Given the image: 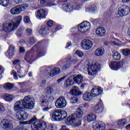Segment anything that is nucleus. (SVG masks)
<instances>
[{"label":"nucleus","instance_id":"obj_1","mask_svg":"<svg viewBox=\"0 0 130 130\" xmlns=\"http://www.w3.org/2000/svg\"><path fill=\"white\" fill-rule=\"evenodd\" d=\"M34 108V101L33 98L30 96L25 98L15 103L14 106V111L16 112L15 118L17 120H27L28 113L23 111V109H33Z\"/></svg>","mask_w":130,"mask_h":130},{"label":"nucleus","instance_id":"obj_2","mask_svg":"<svg viewBox=\"0 0 130 130\" xmlns=\"http://www.w3.org/2000/svg\"><path fill=\"white\" fill-rule=\"evenodd\" d=\"M84 115L83 109L79 108L75 114H73L65 119V123L67 125L80 126L82 124V117Z\"/></svg>","mask_w":130,"mask_h":130},{"label":"nucleus","instance_id":"obj_3","mask_svg":"<svg viewBox=\"0 0 130 130\" xmlns=\"http://www.w3.org/2000/svg\"><path fill=\"white\" fill-rule=\"evenodd\" d=\"M23 17L22 16H18L14 18L12 21H7L4 23L2 26V30L4 32H11L15 28H17L21 23Z\"/></svg>","mask_w":130,"mask_h":130},{"label":"nucleus","instance_id":"obj_4","mask_svg":"<svg viewBox=\"0 0 130 130\" xmlns=\"http://www.w3.org/2000/svg\"><path fill=\"white\" fill-rule=\"evenodd\" d=\"M22 124H30L31 128L34 130H45L47 125L45 122H40L37 120V118L34 116L28 121H23Z\"/></svg>","mask_w":130,"mask_h":130},{"label":"nucleus","instance_id":"obj_5","mask_svg":"<svg viewBox=\"0 0 130 130\" xmlns=\"http://www.w3.org/2000/svg\"><path fill=\"white\" fill-rule=\"evenodd\" d=\"M103 93V88L96 86L91 89V92H86L83 96V99L84 101H92L93 97L99 96Z\"/></svg>","mask_w":130,"mask_h":130},{"label":"nucleus","instance_id":"obj_6","mask_svg":"<svg viewBox=\"0 0 130 130\" xmlns=\"http://www.w3.org/2000/svg\"><path fill=\"white\" fill-rule=\"evenodd\" d=\"M50 116L53 121L63 120L68 117V113L64 110H53L51 112Z\"/></svg>","mask_w":130,"mask_h":130},{"label":"nucleus","instance_id":"obj_7","mask_svg":"<svg viewBox=\"0 0 130 130\" xmlns=\"http://www.w3.org/2000/svg\"><path fill=\"white\" fill-rule=\"evenodd\" d=\"M86 66L89 76H94L100 69V64L96 61L88 60Z\"/></svg>","mask_w":130,"mask_h":130},{"label":"nucleus","instance_id":"obj_8","mask_svg":"<svg viewBox=\"0 0 130 130\" xmlns=\"http://www.w3.org/2000/svg\"><path fill=\"white\" fill-rule=\"evenodd\" d=\"M41 70L45 76H50V77H54L60 73V69L55 67H42Z\"/></svg>","mask_w":130,"mask_h":130},{"label":"nucleus","instance_id":"obj_9","mask_svg":"<svg viewBox=\"0 0 130 130\" xmlns=\"http://www.w3.org/2000/svg\"><path fill=\"white\" fill-rule=\"evenodd\" d=\"M27 8H28L27 4L20 5L12 8L10 10V13L12 15H19V14H21V12L25 11Z\"/></svg>","mask_w":130,"mask_h":130},{"label":"nucleus","instance_id":"obj_10","mask_svg":"<svg viewBox=\"0 0 130 130\" xmlns=\"http://www.w3.org/2000/svg\"><path fill=\"white\" fill-rule=\"evenodd\" d=\"M55 105L56 108H64L68 105V102L66 98L63 96H60L58 98L56 101L55 102Z\"/></svg>","mask_w":130,"mask_h":130},{"label":"nucleus","instance_id":"obj_11","mask_svg":"<svg viewBox=\"0 0 130 130\" xmlns=\"http://www.w3.org/2000/svg\"><path fill=\"white\" fill-rule=\"evenodd\" d=\"M90 29H91V23L88 21H84L78 25V29L81 33L88 32Z\"/></svg>","mask_w":130,"mask_h":130},{"label":"nucleus","instance_id":"obj_12","mask_svg":"<svg viewBox=\"0 0 130 130\" xmlns=\"http://www.w3.org/2000/svg\"><path fill=\"white\" fill-rule=\"evenodd\" d=\"M80 46L84 50H90L93 47V42L88 39H84L82 41Z\"/></svg>","mask_w":130,"mask_h":130},{"label":"nucleus","instance_id":"obj_13","mask_svg":"<svg viewBox=\"0 0 130 130\" xmlns=\"http://www.w3.org/2000/svg\"><path fill=\"white\" fill-rule=\"evenodd\" d=\"M2 127L4 130H13L14 129V125L12 121L8 119H3L1 121Z\"/></svg>","mask_w":130,"mask_h":130},{"label":"nucleus","instance_id":"obj_14","mask_svg":"<svg viewBox=\"0 0 130 130\" xmlns=\"http://www.w3.org/2000/svg\"><path fill=\"white\" fill-rule=\"evenodd\" d=\"M92 127L94 130H105L106 125L102 121L94 122L93 123Z\"/></svg>","mask_w":130,"mask_h":130},{"label":"nucleus","instance_id":"obj_15","mask_svg":"<svg viewBox=\"0 0 130 130\" xmlns=\"http://www.w3.org/2000/svg\"><path fill=\"white\" fill-rule=\"evenodd\" d=\"M47 12L44 9H40L36 13V17L37 19H46Z\"/></svg>","mask_w":130,"mask_h":130},{"label":"nucleus","instance_id":"obj_16","mask_svg":"<svg viewBox=\"0 0 130 130\" xmlns=\"http://www.w3.org/2000/svg\"><path fill=\"white\" fill-rule=\"evenodd\" d=\"M104 109V106H103V102L102 101H100L94 108V112L98 114L102 113Z\"/></svg>","mask_w":130,"mask_h":130},{"label":"nucleus","instance_id":"obj_17","mask_svg":"<svg viewBox=\"0 0 130 130\" xmlns=\"http://www.w3.org/2000/svg\"><path fill=\"white\" fill-rule=\"evenodd\" d=\"M5 54L9 58H13V56L15 55V47L14 46H10Z\"/></svg>","mask_w":130,"mask_h":130},{"label":"nucleus","instance_id":"obj_18","mask_svg":"<svg viewBox=\"0 0 130 130\" xmlns=\"http://www.w3.org/2000/svg\"><path fill=\"white\" fill-rule=\"evenodd\" d=\"M95 33L98 36L104 37L106 36V29L103 27H100L95 30Z\"/></svg>","mask_w":130,"mask_h":130},{"label":"nucleus","instance_id":"obj_19","mask_svg":"<svg viewBox=\"0 0 130 130\" xmlns=\"http://www.w3.org/2000/svg\"><path fill=\"white\" fill-rule=\"evenodd\" d=\"M70 93L71 94V95L79 96V95H81V94H82V92L78 86H74L72 87V89L70 90Z\"/></svg>","mask_w":130,"mask_h":130},{"label":"nucleus","instance_id":"obj_20","mask_svg":"<svg viewBox=\"0 0 130 130\" xmlns=\"http://www.w3.org/2000/svg\"><path fill=\"white\" fill-rule=\"evenodd\" d=\"M109 67L111 70H113L114 71H117L119 70V68L121 67V63L119 62H111L109 63Z\"/></svg>","mask_w":130,"mask_h":130},{"label":"nucleus","instance_id":"obj_21","mask_svg":"<svg viewBox=\"0 0 130 130\" xmlns=\"http://www.w3.org/2000/svg\"><path fill=\"white\" fill-rule=\"evenodd\" d=\"M78 62V59H71L67 62V63L63 66L62 68V70H67V69L70 68L71 66H73V64H76Z\"/></svg>","mask_w":130,"mask_h":130},{"label":"nucleus","instance_id":"obj_22","mask_svg":"<svg viewBox=\"0 0 130 130\" xmlns=\"http://www.w3.org/2000/svg\"><path fill=\"white\" fill-rule=\"evenodd\" d=\"M74 85V80L73 76H70L64 83L63 87L65 88H70Z\"/></svg>","mask_w":130,"mask_h":130},{"label":"nucleus","instance_id":"obj_23","mask_svg":"<svg viewBox=\"0 0 130 130\" xmlns=\"http://www.w3.org/2000/svg\"><path fill=\"white\" fill-rule=\"evenodd\" d=\"M74 81L75 84L77 85H80L84 82V77L81 75H78L77 76L73 77Z\"/></svg>","mask_w":130,"mask_h":130},{"label":"nucleus","instance_id":"obj_24","mask_svg":"<svg viewBox=\"0 0 130 130\" xmlns=\"http://www.w3.org/2000/svg\"><path fill=\"white\" fill-rule=\"evenodd\" d=\"M105 53V51L103 48H98L94 51L95 56H102Z\"/></svg>","mask_w":130,"mask_h":130},{"label":"nucleus","instance_id":"obj_25","mask_svg":"<svg viewBox=\"0 0 130 130\" xmlns=\"http://www.w3.org/2000/svg\"><path fill=\"white\" fill-rule=\"evenodd\" d=\"M63 10L66 12H71L74 10V6L72 4H64L62 6Z\"/></svg>","mask_w":130,"mask_h":130},{"label":"nucleus","instance_id":"obj_26","mask_svg":"<svg viewBox=\"0 0 130 130\" xmlns=\"http://www.w3.org/2000/svg\"><path fill=\"white\" fill-rule=\"evenodd\" d=\"M17 74L18 75H17V72H16L15 70H13L11 73V75H13L15 80H18V77H20V75L22 74V69H19L18 70H17Z\"/></svg>","mask_w":130,"mask_h":130},{"label":"nucleus","instance_id":"obj_27","mask_svg":"<svg viewBox=\"0 0 130 130\" xmlns=\"http://www.w3.org/2000/svg\"><path fill=\"white\" fill-rule=\"evenodd\" d=\"M48 29H46V25H42L41 28L40 29L39 32L40 34H41L43 36H45L47 35V31Z\"/></svg>","mask_w":130,"mask_h":130},{"label":"nucleus","instance_id":"obj_28","mask_svg":"<svg viewBox=\"0 0 130 130\" xmlns=\"http://www.w3.org/2000/svg\"><path fill=\"white\" fill-rule=\"evenodd\" d=\"M124 16H126L124 9L119 8L118 10V14H117V18H122V17H124Z\"/></svg>","mask_w":130,"mask_h":130},{"label":"nucleus","instance_id":"obj_29","mask_svg":"<svg viewBox=\"0 0 130 130\" xmlns=\"http://www.w3.org/2000/svg\"><path fill=\"white\" fill-rule=\"evenodd\" d=\"M86 118L88 122H91L96 120V116L94 114H90L87 116Z\"/></svg>","mask_w":130,"mask_h":130},{"label":"nucleus","instance_id":"obj_30","mask_svg":"<svg viewBox=\"0 0 130 130\" xmlns=\"http://www.w3.org/2000/svg\"><path fill=\"white\" fill-rule=\"evenodd\" d=\"M3 88L6 90H11L13 89V84L11 83H7L4 84Z\"/></svg>","mask_w":130,"mask_h":130},{"label":"nucleus","instance_id":"obj_31","mask_svg":"<svg viewBox=\"0 0 130 130\" xmlns=\"http://www.w3.org/2000/svg\"><path fill=\"white\" fill-rule=\"evenodd\" d=\"M126 120L125 119H123L121 120H119L117 122V123L118 125L119 126H123L125 124H126Z\"/></svg>","mask_w":130,"mask_h":130},{"label":"nucleus","instance_id":"obj_32","mask_svg":"<svg viewBox=\"0 0 130 130\" xmlns=\"http://www.w3.org/2000/svg\"><path fill=\"white\" fill-rule=\"evenodd\" d=\"M4 98L6 101H12L13 100V95L9 94H4Z\"/></svg>","mask_w":130,"mask_h":130},{"label":"nucleus","instance_id":"obj_33","mask_svg":"<svg viewBox=\"0 0 130 130\" xmlns=\"http://www.w3.org/2000/svg\"><path fill=\"white\" fill-rule=\"evenodd\" d=\"M113 58L115 60H119L120 59V54L117 52L114 53L113 54Z\"/></svg>","mask_w":130,"mask_h":130},{"label":"nucleus","instance_id":"obj_34","mask_svg":"<svg viewBox=\"0 0 130 130\" xmlns=\"http://www.w3.org/2000/svg\"><path fill=\"white\" fill-rule=\"evenodd\" d=\"M10 3V0H0V5L3 7H7Z\"/></svg>","mask_w":130,"mask_h":130},{"label":"nucleus","instance_id":"obj_35","mask_svg":"<svg viewBox=\"0 0 130 130\" xmlns=\"http://www.w3.org/2000/svg\"><path fill=\"white\" fill-rule=\"evenodd\" d=\"M48 106H49V103H48V101H47V100H43L42 101V107Z\"/></svg>","mask_w":130,"mask_h":130},{"label":"nucleus","instance_id":"obj_36","mask_svg":"<svg viewBox=\"0 0 130 130\" xmlns=\"http://www.w3.org/2000/svg\"><path fill=\"white\" fill-rule=\"evenodd\" d=\"M75 54H76V55H77L78 56H79V57L80 58L83 57V56H84V53H83V52L80 50H77L75 52Z\"/></svg>","mask_w":130,"mask_h":130},{"label":"nucleus","instance_id":"obj_37","mask_svg":"<svg viewBox=\"0 0 130 130\" xmlns=\"http://www.w3.org/2000/svg\"><path fill=\"white\" fill-rule=\"evenodd\" d=\"M45 92L48 94H51V93L53 92V88L50 87H48L46 88Z\"/></svg>","mask_w":130,"mask_h":130},{"label":"nucleus","instance_id":"obj_38","mask_svg":"<svg viewBox=\"0 0 130 130\" xmlns=\"http://www.w3.org/2000/svg\"><path fill=\"white\" fill-rule=\"evenodd\" d=\"M22 34H23V29H22V28L18 29L16 32L17 36L21 37V36H22Z\"/></svg>","mask_w":130,"mask_h":130},{"label":"nucleus","instance_id":"obj_39","mask_svg":"<svg viewBox=\"0 0 130 130\" xmlns=\"http://www.w3.org/2000/svg\"><path fill=\"white\" fill-rule=\"evenodd\" d=\"M51 109V107L49 106H46L45 107H43L42 110L44 111V112H47V111H48V110H50Z\"/></svg>","mask_w":130,"mask_h":130},{"label":"nucleus","instance_id":"obj_40","mask_svg":"<svg viewBox=\"0 0 130 130\" xmlns=\"http://www.w3.org/2000/svg\"><path fill=\"white\" fill-rule=\"evenodd\" d=\"M122 54H123V55H128V54H130V50L128 49H124L122 51Z\"/></svg>","mask_w":130,"mask_h":130},{"label":"nucleus","instance_id":"obj_41","mask_svg":"<svg viewBox=\"0 0 130 130\" xmlns=\"http://www.w3.org/2000/svg\"><path fill=\"white\" fill-rule=\"evenodd\" d=\"M70 101L72 104H74V103H77L78 102V98L76 96L73 97L71 99Z\"/></svg>","mask_w":130,"mask_h":130},{"label":"nucleus","instance_id":"obj_42","mask_svg":"<svg viewBox=\"0 0 130 130\" xmlns=\"http://www.w3.org/2000/svg\"><path fill=\"white\" fill-rule=\"evenodd\" d=\"M124 11L126 16H127V15H128V14L130 13V8L128 6H126L125 9H124Z\"/></svg>","mask_w":130,"mask_h":130},{"label":"nucleus","instance_id":"obj_43","mask_svg":"<svg viewBox=\"0 0 130 130\" xmlns=\"http://www.w3.org/2000/svg\"><path fill=\"white\" fill-rule=\"evenodd\" d=\"M45 85H46V80H42L41 82V83H40V87H41L42 88H44L45 87Z\"/></svg>","mask_w":130,"mask_h":130},{"label":"nucleus","instance_id":"obj_44","mask_svg":"<svg viewBox=\"0 0 130 130\" xmlns=\"http://www.w3.org/2000/svg\"><path fill=\"white\" fill-rule=\"evenodd\" d=\"M26 34L27 35H31L32 33V29L31 28H27L25 30Z\"/></svg>","mask_w":130,"mask_h":130},{"label":"nucleus","instance_id":"obj_45","mask_svg":"<svg viewBox=\"0 0 130 130\" xmlns=\"http://www.w3.org/2000/svg\"><path fill=\"white\" fill-rule=\"evenodd\" d=\"M35 42H36V39H35V38H30V40H29V43L30 44H34V43H35Z\"/></svg>","mask_w":130,"mask_h":130},{"label":"nucleus","instance_id":"obj_46","mask_svg":"<svg viewBox=\"0 0 130 130\" xmlns=\"http://www.w3.org/2000/svg\"><path fill=\"white\" fill-rule=\"evenodd\" d=\"M73 6V10H80V8H81L80 7V5H79L77 4H75Z\"/></svg>","mask_w":130,"mask_h":130},{"label":"nucleus","instance_id":"obj_47","mask_svg":"<svg viewBox=\"0 0 130 130\" xmlns=\"http://www.w3.org/2000/svg\"><path fill=\"white\" fill-rule=\"evenodd\" d=\"M25 60H26V61L27 62L31 63L32 60L31 59V58L28 56V54H26V57L25 58Z\"/></svg>","mask_w":130,"mask_h":130},{"label":"nucleus","instance_id":"obj_48","mask_svg":"<svg viewBox=\"0 0 130 130\" xmlns=\"http://www.w3.org/2000/svg\"><path fill=\"white\" fill-rule=\"evenodd\" d=\"M24 21L25 23H26V24L29 23L30 22V18L29 16H25L24 18Z\"/></svg>","mask_w":130,"mask_h":130},{"label":"nucleus","instance_id":"obj_49","mask_svg":"<svg viewBox=\"0 0 130 130\" xmlns=\"http://www.w3.org/2000/svg\"><path fill=\"white\" fill-rule=\"evenodd\" d=\"M52 25H53V21H52V20H49L47 22V25L48 27H51V26H52Z\"/></svg>","mask_w":130,"mask_h":130},{"label":"nucleus","instance_id":"obj_50","mask_svg":"<svg viewBox=\"0 0 130 130\" xmlns=\"http://www.w3.org/2000/svg\"><path fill=\"white\" fill-rule=\"evenodd\" d=\"M13 64L14 66H19L20 64V60L16 59L13 61Z\"/></svg>","mask_w":130,"mask_h":130},{"label":"nucleus","instance_id":"obj_51","mask_svg":"<svg viewBox=\"0 0 130 130\" xmlns=\"http://www.w3.org/2000/svg\"><path fill=\"white\" fill-rule=\"evenodd\" d=\"M70 31L72 33L75 34V33H77V31H78V30L76 27H72L71 29H70Z\"/></svg>","mask_w":130,"mask_h":130},{"label":"nucleus","instance_id":"obj_52","mask_svg":"<svg viewBox=\"0 0 130 130\" xmlns=\"http://www.w3.org/2000/svg\"><path fill=\"white\" fill-rule=\"evenodd\" d=\"M6 110V109H5V107L2 104H0V112H4Z\"/></svg>","mask_w":130,"mask_h":130},{"label":"nucleus","instance_id":"obj_53","mask_svg":"<svg viewBox=\"0 0 130 130\" xmlns=\"http://www.w3.org/2000/svg\"><path fill=\"white\" fill-rule=\"evenodd\" d=\"M118 39H115V41H112V44H114L115 45H118Z\"/></svg>","mask_w":130,"mask_h":130},{"label":"nucleus","instance_id":"obj_54","mask_svg":"<svg viewBox=\"0 0 130 130\" xmlns=\"http://www.w3.org/2000/svg\"><path fill=\"white\" fill-rule=\"evenodd\" d=\"M81 89H85V88H87V84L86 83H82L80 86Z\"/></svg>","mask_w":130,"mask_h":130},{"label":"nucleus","instance_id":"obj_55","mask_svg":"<svg viewBox=\"0 0 130 130\" xmlns=\"http://www.w3.org/2000/svg\"><path fill=\"white\" fill-rule=\"evenodd\" d=\"M19 52H20V53H23L25 52V49H24V48L22 47H20V48H19Z\"/></svg>","mask_w":130,"mask_h":130},{"label":"nucleus","instance_id":"obj_56","mask_svg":"<svg viewBox=\"0 0 130 130\" xmlns=\"http://www.w3.org/2000/svg\"><path fill=\"white\" fill-rule=\"evenodd\" d=\"M14 3H16L17 5H19V4H21L22 2H23V0H13Z\"/></svg>","mask_w":130,"mask_h":130},{"label":"nucleus","instance_id":"obj_57","mask_svg":"<svg viewBox=\"0 0 130 130\" xmlns=\"http://www.w3.org/2000/svg\"><path fill=\"white\" fill-rule=\"evenodd\" d=\"M60 29H61V26H57L55 28V30L54 31H53V32H55L56 31H57L58 30H60Z\"/></svg>","mask_w":130,"mask_h":130},{"label":"nucleus","instance_id":"obj_58","mask_svg":"<svg viewBox=\"0 0 130 130\" xmlns=\"http://www.w3.org/2000/svg\"><path fill=\"white\" fill-rule=\"evenodd\" d=\"M71 45H72L71 43H67L66 46V48H69V47H70V46H71Z\"/></svg>","mask_w":130,"mask_h":130},{"label":"nucleus","instance_id":"obj_59","mask_svg":"<svg viewBox=\"0 0 130 130\" xmlns=\"http://www.w3.org/2000/svg\"><path fill=\"white\" fill-rule=\"evenodd\" d=\"M23 128H22L20 126H18L16 128H15L14 130H23Z\"/></svg>","mask_w":130,"mask_h":130},{"label":"nucleus","instance_id":"obj_60","mask_svg":"<svg viewBox=\"0 0 130 130\" xmlns=\"http://www.w3.org/2000/svg\"><path fill=\"white\" fill-rule=\"evenodd\" d=\"M49 101H53V100H54V98H53L52 96H51L49 97Z\"/></svg>","mask_w":130,"mask_h":130},{"label":"nucleus","instance_id":"obj_61","mask_svg":"<svg viewBox=\"0 0 130 130\" xmlns=\"http://www.w3.org/2000/svg\"><path fill=\"white\" fill-rule=\"evenodd\" d=\"M40 3L41 5H44L45 4V0H40Z\"/></svg>","mask_w":130,"mask_h":130},{"label":"nucleus","instance_id":"obj_62","mask_svg":"<svg viewBox=\"0 0 130 130\" xmlns=\"http://www.w3.org/2000/svg\"><path fill=\"white\" fill-rule=\"evenodd\" d=\"M64 79H66V76L64 77H62V78H61V79H59V80H58V83H60V82H61V81H63V80Z\"/></svg>","mask_w":130,"mask_h":130},{"label":"nucleus","instance_id":"obj_63","mask_svg":"<svg viewBox=\"0 0 130 130\" xmlns=\"http://www.w3.org/2000/svg\"><path fill=\"white\" fill-rule=\"evenodd\" d=\"M122 1L123 3H129L130 0H122Z\"/></svg>","mask_w":130,"mask_h":130},{"label":"nucleus","instance_id":"obj_64","mask_svg":"<svg viewBox=\"0 0 130 130\" xmlns=\"http://www.w3.org/2000/svg\"><path fill=\"white\" fill-rule=\"evenodd\" d=\"M126 129L130 130V124L126 126Z\"/></svg>","mask_w":130,"mask_h":130}]
</instances>
